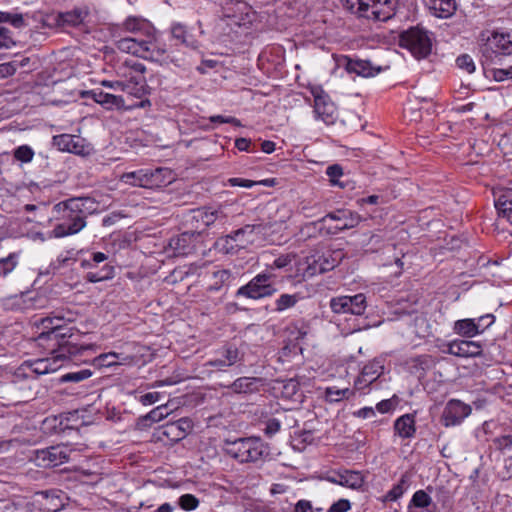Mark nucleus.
<instances>
[{"mask_svg": "<svg viewBox=\"0 0 512 512\" xmlns=\"http://www.w3.org/2000/svg\"><path fill=\"white\" fill-rule=\"evenodd\" d=\"M22 298L26 309H40L45 307L47 302L46 297L40 295L23 294Z\"/></svg>", "mask_w": 512, "mask_h": 512, "instance_id": "44", "label": "nucleus"}, {"mask_svg": "<svg viewBox=\"0 0 512 512\" xmlns=\"http://www.w3.org/2000/svg\"><path fill=\"white\" fill-rule=\"evenodd\" d=\"M172 38L179 40L182 44L192 49L197 48L196 41L187 39V31L185 27L179 23L173 24L171 27Z\"/></svg>", "mask_w": 512, "mask_h": 512, "instance_id": "41", "label": "nucleus"}, {"mask_svg": "<svg viewBox=\"0 0 512 512\" xmlns=\"http://www.w3.org/2000/svg\"><path fill=\"white\" fill-rule=\"evenodd\" d=\"M199 236L200 232H183L169 240V247L177 256L189 255L196 250Z\"/></svg>", "mask_w": 512, "mask_h": 512, "instance_id": "19", "label": "nucleus"}, {"mask_svg": "<svg viewBox=\"0 0 512 512\" xmlns=\"http://www.w3.org/2000/svg\"><path fill=\"white\" fill-rule=\"evenodd\" d=\"M432 487L428 486L426 489L417 490L410 500L412 506L425 509L427 512H438L437 505L433 502L429 492Z\"/></svg>", "mask_w": 512, "mask_h": 512, "instance_id": "32", "label": "nucleus"}, {"mask_svg": "<svg viewBox=\"0 0 512 512\" xmlns=\"http://www.w3.org/2000/svg\"><path fill=\"white\" fill-rule=\"evenodd\" d=\"M62 317H45L35 321V325L42 329L39 333L37 340L40 344L46 341H52L53 346L59 348L60 343H64L67 340H72V335L69 334V329L62 326Z\"/></svg>", "mask_w": 512, "mask_h": 512, "instance_id": "8", "label": "nucleus"}, {"mask_svg": "<svg viewBox=\"0 0 512 512\" xmlns=\"http://www.w3.org/2000/svg\"><path fill=\"white\" fill-rule=\"evenodd\" d=\"M384 367L380 361L373 360L366 364L360 375L354 381V389L362 391L374 383L383 373Z\"/></svg>", "mask_w": 512, "mask_h": 512, "instance_id": "21", "label": "nucleus"}, {"mask_svg": "<svg viewBox=\"0 0 512 512\" xmlns=\"http://www.w3.org/2000/svg\"><path fill=\"white\" fill-rule=\"evenodd\" d=\"M300 300L299 294H281L275 301V311L283 312L294 307Z\"/></svg>", "mask_w": 512, "mask_h": 512, "instance_id": "39", "label": "nucleus"}, {"mask_svg": "<svg viewBox=\"0 0 512 512\" xmlns=\"http://www.w3.org/2000/svg\"><path fill=\"white\" fill-rule=\"evenodd\" d=\"M271 273H260L253 277L246 285L241 286L236 296H243L249 299L258 300L270 297L276 293L277 289L272 285Z\"/></svg>", "mask_w": 512, "mask_h": 512, "instance_id": "9", "label": "nucleus"}, {"mask_svg": "<svg viewBox=\"0 0 512 512\" xmlns=\"http://www.w3.org/2000/svg\"><path fill=\"white\" fill-rule=\"evenodd\" d=\"M447 352L458 357H476L481 355L480 343L470 340H455L449 343Z\"/></svg>", "mask_w": 512, "mask_h": 512, "instance_id": "27", "label": "nucleus"}, {"mask_svg": "<svg viewBox=\"0 0 512 512\" xmlns=\"http://www.w3.org/2000/svg\"><path fill=\"white\" fill-rule=\"evenodd\" d=\"M18 254L10 253L7 257L0 259V278L6 277L17 266Z\"/></svg>", "mask_w": 512, "mask_h": 512, "instance_id": "42", "label": "nucleus"}, {"mask_svg": "<svg viewBox=\"0 0 512 512\" xmlns=\"http://www.w3.org/2000/svg\"><path fill=\"white\" fill-rule=\"evenodd\" d=\"M260 225H245L234 232L221 237L216 242L219 251L225 254H236L240 249L246 248L255 242V234L261 233Z\"/></svg>", "mask_w": 512, "mask_h": 512, "instance_id": "5", "label": "nucleus"}, {"mask_svg": "<svg viewBox=\"0 0 512 512\" xmlns=\"http://www.w3.org/2000/svg\"><path fill=\"white\" fill-rule=\"evenodd\" d=\"M361 216L350 210H336L326 214L315 224L321 225L320 231L326 235H336L344 230L352 229L361 222Z\"/></svg>", "mask_w": 512, "mask_h": 512, "instance_id": "6", "label": "nucleus"}, {"mask_svg": "<svg viewBox=\"0 0 512 512\" xmlns=\"http://www.w3.org/2000/svg\"><path fill=\"white\" fill-rule=\"evenodd\" d=\"M331 267L323 266L322 263H318V261L313 257H305L304 259H300L296 263V277L309 278L317 273H324L325 271L331 269Z\"/></svg>", "mask_w": 512, "mask_h": 512, "instance_id": "28", "label": "nucleus"}, {"mask_svg": "<svg viewBox=\"0 0 512 512\" xmlns=\"http://www.w3.org/2000/svg\"><path fill=\"white\" fill-rule=\"evenodd\" d=\"M192 429V421L189 418H181L163 425L161 427V434L172 442H178L184 439Z\"/></svg>", "mask_w": 512, "mask_h": 512, "instance_id": "20", "label": "nucleus"}, {"mask_svg": "<svg viewBox=\"0 0 512 512\" xmlns=\"http://www.w3.org/2000/svg\"><path fill=\"white\" fill-rule=\"evenodd\" d=\"M471 413V407L460 400H450L442 414V422L444 426L450 427L459 425Z\"/></svg>", "mask_w": 512, "mask_h": 512, "instance_id": "16", "label": "nucleus"}, {"mask_svg": "<svg viewBox=\"0 0 512 512\" xmlns=\"http://www.w3.org/2000/svg\"><path fill=\"white\" fill-rule=\"evenodd\" d=\"M228 183L230 186H239L244 188H251L256 185V181L242 178H230L228 179Z\"/></svg>", "mask_w": 512, "mask_h": 512, "instance_id": "56", "label": "nucleus"}, {"mask_svg": "<svg viewBox=\"0 0 512 512\" xmlns=\"http://www.w3.org/2000/svg\"><path fill=\"white\" fill-rule=\"evenodd\" d=\"M92 371L89 369H82L76 372H69L61 376V382H81L92 376Z\"/></svg>", "mask_w": 512, "mask_h": 512, "instance_id": "45", "label": "nucleus"}, {"mask_svg": "<svg viewBox=\"0 0 512 512\" xmlns=\"http://www.w3.org/2000/svg\"><path fill=\"white\" fill-rule=\"evenodd\" d=\"M210 121L216 122V123H229V124H234L237 126L240 125L239 120L236 119L235 117H224L222 115L211 116Z\"/></svg>", "mask_w": 512, "mask_h": 512, "instance_id": "59", "label": "nucleus"}, {"mask_svg": "<svg viewBox=\"0 0 512 512\" xmlns=\"http://www.w3.org/2000/svg\"><path fill=\"white\" fill-rule=\"evenodd\" d=\"M223 15L234 19V23L241 25L242 22L251 21V8L242 0H221Z\"/></svg>", "mask_w": 512, "mask_h": 512, "instance_id": "18", "label": "nucleus"}, {"mask_svg": "<svg viewBox=\"0 0 512 512\" xmlns=\"http://www.w3.org/2000/svg\"><path fill=\"white\" fill-rule=\"evenodd\" d=\"M314 112L317 119L326 124H331L335 120V107L323 91L314 95Z\"/></svg>", "mask_w": 512, "mask_h": 512, "instance_id": "23", "label": "nucleus"}, {"mask_svg": "<svg viewBox=\"0 0 512 512\" xmlns=\"http://www.w3.org/2000/svg\"><path fill=\"white\" fill-rule=\"evenodd\" d=\"M115 358H120V354L116 352L104 353L94 358L93 364L98 367H110L116 365Z\"/></svg>", "mask_w": 512, "mask_h": 512, "instance_id": "47", "label": "nucleus"}, {"mask_svg": "<svg viewBox=\"0 0 512 512\" xmlns=\"http://www.w3.org/2000/svg\"><path fill=\"white\" fill-rule=\"evenodd\" d=\"M295 257L296 256L294 254L281 255L274 260L273 264L271 265V268H273V269L285 268L289 264H291V262L295 259Z\"/></svg>", "mask_w": 512, "mask_h": 512, "instance_id": "52", "label": "nucleus"}, {"mask_svg": "<svg viewBox=\"0 0 512 512\" xmlns=\"http://www.w3.org/2000/svg\"><path fill=\"white\" fill-rule=\"evenodd\" d=\"M240 360L239 350L234 346H226L219 352V357L205 363L206 367H213L218 371H225L226 368L234 365Z\"/></svg>", "mask_w": 512, "mask_h": 512, "instance_id": "25", "label": "nucleus"}, {"mask_svg": "<svg viewBox=\"0 0 512 512\" xmlns=\"http://www.w3.org/2000/svg\"><path fill=\"white\" fill-rule=\"evenodd\" d=\"M122 29L131 34H141L149 37L155 28L144 18L130 16L123 22Z\"/></svg>", "mask_w": 512, "mask_h": 512, "instance_id": "30", "label": "nucleus"}, {"mask_svg": "<svg viewBox=\"0 0 512 512\" xmlns=\"http://www.w3.org/2000/svg\"><path fill=\"white\" fill-rule=\"evenodd\" d=\"M164 169L157 168L155 170L140 169L138 171L123 173L120 180L132 186L143 188H151L160 184V176Z\"/></svg>", "mask_w": 512, "mask_h": 512, "instance_id": "12", "label": "nucleus"}, {"mask_svg": "<svg viewBox=\"0 0 512 512\" xmlns=\"http://www.w3.org/2000/svg\"><path fill=\"white\" fill-rule=\"evenodd\" d=\"M400 42L418 59L425 58L431 52V39L427 31L418 27L403 32Z\"/></svg>", "mask_w": 512, "mask_h": 512, "instance_id": "10", "label": "nucleus"}, {"mask_svg": "<svg viewBox=\"0 0 512 512\" xmlns=\"http://www.w3.org/2000/svg\"><path fill=\"white\" fill-rule=\"evenodd\" d=\"M326 480L352 489H359L364 483V478L361 473L351 470L333 472L331 475L326 477Z\"/></svg>", "mask_w": 512, "mask_h": 512, "instance_id": "26", "label": "nucleus"}, {"mask_svg": "<svg viewBox=\"0 0 512 512\" xmlns=\"http://www.w3.org/2000/svg\"><path fill=\"white\" fill-rule=\"evenodd\" d=\"M117 48L125 53L148 60L161 61L166 55V45L160 42L154 29L148 37L141 34H132L117 42Z\"/></svg>", "mask_w": 512, "mask_h": 512, "instance_id": "2", "label": "nucleus"}, {"mask_svg": "<svg viewBox=\"0 0 512 512\" xmlns=\"http://www.w3.org/2000/svg\"><path fill=\"white\" fill-rule=\"evenodd\" d=\"M199 505V500L192 494H184L179 498V506L186 511L195 510Z\"/></svg>", "mask_w": 512, "mask_h": 512, "instance_id": "48", "label": "nucleus"}, {"mask_svg": "<svg viewBox=\"0 0 512 512\" xmlns=\"http://www.w3.org/2000/svg\"><path fill=\"white\" fill-rule=\"evenodd\" d=\"M88 198H70L54 205L53 211L59 221L53 230L55 238H63L79 233L86 226L85 205Z\"/></svg>", "mask_w": 512, "mask_h": 512, "instance_id": "1", "label": "nucleus"}, {"mask_svg": "<svg viewBox=\"0 0 512 512\" xmlns=\"http://www.w3.org/2000/svg\"><path fill=\"white\" fill-rule=\"evenodd\" d=\"M494 78L496 81H504L507 79H512V65L506 69L495 70Z\"/></svg>", "mask_w": 512, "mask_h": 512, "instance_id": "57", "label": "nucleus"}, {"mask_svg": "<svg viewBox=\"0 0 512 512\" xmlns=\"http://www.w3.org/2000/svg\"><path fill=\"white\" fill-rule=\"evenodd\" d=\"M87 15V11H84L82 9H74L72 11H68L65 13L48 15L43 20V24L48 27H75L83 23Z\"/></svg>", "mask_w": 512, "mask_h": 512, "instance_id": "15", "label": "nucleus"}, {"mask_svg": "<svg viewBox=\"0 0 512 512\" xmlns=\"http://www.w3.org/2000/svg\"><path fill=\"white\" fill-rule=\"evenodd\" d=\"M68 450L65 446L57 445L34 452V461L39 467H55L68 460Z\"/></svg>", "mask_w": 512, "mask_h": 512, "instance_id": "13", "label": "nucleus"}, {"mask_svg": "<svg viewBox=\"0 0 512 512\" xmlns=\"http://www.w3.org/2000/svg\"><path fill=\"white\" fill-rule=\"evenodd\" d=\"M226 215L221 208H213L210 206L201 207L192 211V219L200 225L196 229L208 228L213 225L217 220H224Z\"/></svg>", "mask_w": 512, "mask_h": 512, "instance_id": "22", "label": "nucleus"}, {"mask_svg": "<svg viewBox=\"0 0 512 512\" xmlns=\"http://www.w3.org/2000/svg\"><path fill=\"white\" fill-rule=\"evenodd\" d=\"M15 71V67L10 63L0 64V77L2 78L13 75Z\"/></svg>", "mask_w": 512, "mask_h": 512, "instance_id": "62", "label": "nucleus"}, {"mask_svg": "<svg viewBox=\"0 0 512 512\" xmlns=\"http://www.w3.org/2000/svg\"><path fill=\"white\" fill-rule=\"evenodd\" d=\"M281 429V422L276 418H270L265 423L264 433L268 437L274 436Z\"/></svg>", "mask_w": 512, "mask_h": 512, "instance_id": "50", "label": "nucleus"}, {"mask_svg": "<svg viewBox=\"0 0 512 512\" xmlns=\"http://www.w3.org/2000/svg\"><path fill=\"white\" fill-rule=\"evenodd\" d=\"M223 450L229 457L241 464L254 463L268 455L266 446L256 437L238 438L234 441L226 440Z\"/></svg>", "mask_w": 512, "mask_h": 512, "instance_id": "3", "label": "nucleus"}, {"mask_svg": "<svg viewBox=\"0 0 512 512\" xmlns=\"http://www.w3.org/2000/svg\"><path fill=\"white\" fill-rule=\"evenodd\" d=\"M350 509V502L347 499H340L333 503L327 512H346Z\"/></svg>", "mask_w": 512, "mask_h": 512, "instance_id": "54", "label": "nucleus"}, {"mask_svg": "<svg viewBox=\"0 0 512 512\" xmlns=\"http://www.w3.org/2000/svg\"><path fill=\"white\" fill-rule=\"evenodd\" d=\"M39 512H58L64 503V494L59 490L41 491L36 493L34 502Z\"/></svg>", "mask_w": 512, "mask_h": 512, "instance_id": "17", "label": "nucleus"}, {"mask_svg": "<svg viewBox=\"0 0 512 512\" xmlns=\"http://www.w3.org/2000/svg\"><path fill=\"white\" fill-rule=\"evenodd\" d=\"M9 23H11L15 28H22L25 26V21L23 19L22 14H12L10 13Z\"/></svg>", "mask_w": 512, "mask_h": 512, "instance_id": "63", "label": "nucleus"}, {"mask_svg": "<svg viewBox=\"0 0 512 512\" xmlns=\"http://www.w3.org/2000/svg\"><path fill=\"white\" fill-rule=\"evenodd\" d=\"M53 145L58 150L76 155L86 156L91 152V146L81 136L61 134L53 137Z\"/></svg>", "mask_w": 512, "mask_h": 512, "instance_id": "14", "label": "nucleus"}, {"mask_svg": "<svg viewBox=\"0 0 512 512\" xmlns=\"http://www.w3.org/2000/svg\"><path fill=\"white\" fill-rule=\"evenodd\" d=\"M410 486V475L404 473L397 484H395L382 498V502L396 501L405 493Z\"/></svg>", "mask_w": 512, "mask_h": 512, "instance_id": "34", "label": "nucleus"}, {"mask_svg": "<svg viewBox=\"0 0 512 512\" xmlns=\"http://www.w3.org/2000/svg\"><path fill=\"white\" fill-rule=\"evenodd\" d=\"M456 63L460 69H463V70L467 71L468 73H472L475 71L474 61H473L472 57L468 54L460 55L456 59Z\"/></svg>", "mask_w": 512, "mask_h": 512, "instance_id": "49", "label": "nucleus"}, {"mask_svg": "<svg viewBox=\"0 0 512 512\" xmlns=\"http://www.w3.org/2000/svg\"><path fill=\"white\" fill-rule=\"evenodd\" d=\"M127 79L123 81V91L136 98H142L148 92L146 78L144 75H126Z\"/></svg>", "mask_w": 512, "mask_h": 512, "instance_id": "29", "label": "nucleus"}, {"mask_svg": "<svg viewBox=\"0 0 512 512\" xmlns=\"http://www.w3.org/2000/svg\"><path fill=\"white\" fill-rule=\"evenodd\" d=\"M91 94L93 100L106 109H121L125 106L124 99L121 96L106 93L100 89L92 90Z\"/></svg>", "mask_w": 512, "mask_h": 512, "instance_id": "33", "label": "nucleus"}, {"mask_svg": "<svg viewBox=\"0 0 512 512\" xmlns=\"http://www.w3.org/2000/svg\"><path fill=\"white\" fill-rule=\"evenodd\" d=\"M426 8L430 14L436 18H451L457 11V0H424Z\"/></svg>", "mask_w": 512, "mask_h": 512, "instance_id": "24", "label": "nucleus"}, {"mask_svg": "<svg viewBox=\"0 0 512 512\" xmlns=\"http://www.w3.org/2000/svg\"><path fill=\"white\" fill-rule=\"evenodd\" d=\"M164 409H165V407H163V406H159V407L153 409L152 411H150L148 413L147 418L154 422H158V421L162 420L165 417V414L163 413Z\"/></svg>", "mask_w": 512, "mask_h": 512, "instance_id": "60", "label": "nucleus"}, {"mask_svg": "<svg viewBox=\"0 0 512 512\" xmlns=\"http://www.w3.org/2000/svg\"><path fill=\"white\" fill-rule=\"evenodd\" d=\"M294 512H313L311 502L308 500H299L295 505Z\"/></svg>", "mask_w": 512, "mask_h": 512, "instance_id": "61", "label": "nucleus"}, {"mask_svg": "<svg viewBox=\"0 0 512 512\" xmlns=\"http://www.w3.org/2000/svg\"><path fill=\"white\" fill-rule=\"evenodd\" d=\"M355 415L359 418H371L375 416V411L372 407H363L355 412Z\"/></svg>", "mask_w": 512, "mask_h": 512, "instance_id": "64", "label": "nucleus"}, {"mask_svg": "<svg viewBox=\"0 0 512 512\" xmlns=\"http://www.w3.org/2000/svg\"><path fill=\"white\" fill-rule=\"evenodd\" d=\"M230 276V272L226 269H220L213 272L212 278L214 282L210 284L209 290L218 291L230 279Z\"/></svg>", "mask_w": 512, "mask_h": 512, "instance_id": "43", "label": "nucleus"}, {"mask_svg": "<svg viewBox=\"0 0 512 512\" xmlns=\"http://www.w3.org/2000/svg\"><path fill=\"white\" fill-rule=\"evenodd\" d=\"M354 392L349 388L339 389L337 387H328L325 391L326 400L329 402H339L343 399H349Z\"/></svg>", "mask_w": 512, "mask_h": 512, "instance_id": "40", "label": "nucleus"}, {"mask_svg": "<svg viewBox=\"0 0 512 512\" xmlns=\"http://www.w3.org/2000/svg\"><path fill=\"white\" fill-rule=\"evenodd\" d=\"M454 331L467 338H472L480 333L479 324L474 319L457 320L454 323Z\"/></svg>", "mask_w": 512, "mask_h": 512, "instance_id": "35", "label": "nucleus"}, {"mask_svg": "<svg viewBox=\"0 0 512 512\" xmlns=\"http://www.w3.org/2000/svg\"><path fill=\"white\" fill-rule=\"evenodd\" d=\"M347 71L350 73H356L363 77L373 76V69L368 61L365 60H350L347 63Z\"/></svg>", "mask_w": 512, "mask_h": 512, "instance_id": "38", "label": "nucleus"}, {"mask_svg": "<svg viewBox=\"0 0 512 512\" xmlns=\"http://www.w3.org/2000/svg\"><path fill=\"white\" fill-rule=\"evenodd\" d=\"M329 306L335 314H352L360 316L365 313L367 301L363 293L353 296L342 295L331 298Z\"/></svg>", "mask_w": 512, "mask_h": 512, "instance_id": "11", "label": "nucleus"}, {"mask_svg": "<svg viewBox=\"0 0 512 512\" xmlns=\"http://www.w3.org/2000/svg\"><path fill=\"white\" fill-rule=\"evenodd\" d=\"M160 393L159 392H149L144 395H141L139 398L140 403L143 405H152L159 401L160 399Z\"/></svg>", "mask_w": 512, "mask_h": 512, "instance_id": "55", "label": "nucleus"}, {"mask_svg": "<svg viewBox=\"0 0 512 512\" xmlns=\"http://www.w3.org/2000/svg\"><path fill=\"white\" fill-rule=\"evenodd\" d=\"M481 41L480 51L487 59L512 54V31H486L481 33Z\"/></svg>", "mask_w": 512, "mask_h": 512, "instance_id": "7", "label": "nucleus"}, {"mask_svg": "<svg viewBox=\"0 0 512 512\" xmlns=\"http://www.w3.org/2000/svg\"><path fill=\"white\" fill-rule=\"evenodd\" d=\"M395 407V402L393 399H385V400H382L380 401L377 405H376V409L380 412V413H388L390 411H392Z\"/></svg>", "mask_w": 512, "mask_h": 512, "instance_id": "58", "label": "nucleus"}, {"mask_svg": "<svg viewBox=\"0 0 512 512\" xmlns=\"http://www.w3.org/2000/svg\"><path fill=\"white\" fill-rule=\"evenodd\" d=\"M114 267L111 265H104L99 271L87 272L85 279L91 283H97L114 277Z\"/></svg>", "mask_w": 512, "mask_h": 512, "instance_id": "37", "label": "nucleus"}, {"mask_svg": "<svg viewBox=\"0 0 512 512\" xmlns=\"http://www.w3.org/2000/svg\"><path fill=\"white\" fill-rule=\"evenodd\" d=\"M92 347V345H78L74 341L67 340L60 343L59 348L52 349L50 358L36 360L33 363V372L39 375L54 372L61 367L60 362L66 359L76 360L77 356L82 355Z\"/></svg>", "mask_w": 512, "mask_h": 512, "instance_id": "4", "label": "nucleus"}, {"mask_svg": "<svg viewBox=\"0 0 512 512\" xmlns=\"http://www.w3.org/2000/svg\"><path fill=\"white\" fill-rule=\"evenodd\" d=\"M13 156L17 161L30 163L33 160L34 151L28 145H21L14 150Z\"/></svg>", "mask_w": 512, "mask_h": 512, "instance_id": "46", "label": "nucleus"}, {"mask_svg": "<svg viewBox=\"0 0 512 512\" xmlns=\"http://www.w3.org/2000/svg\"><path fill=\"white\" fill-rule=\"evenodd\" d=\"M326 174L330 177V180L333 184H337L338 178L343 174V170L340 165L335 164L327 168Z\"/></svg>", "mask_w": 512, "mask_h": 512, "instance_id": "53", "label": "nucleus"}, {"mask_svg": "<svg viewBox=\"0 0 512 512\" xmlns=\"http://www.w3.org/2000/svg\"><path fill=\"white\" fill-rule=\"evenodd\" d=\"M260 380L255 377H240L236 379L228 389L234 393H252L257 390V383Z\"/></svg>", "mask_w": 512, "mask_h": 512, "instance_id": "36", "label": "nucleus"}, {"mask_svg": "<svg viewBox=\"0 0 512 512\" xmlns=\"http://www.w3.org/2000/svg\"><path fill=\"white\" fill-rule=\"evenodd\" d=\"M14 45L11 31L6 27H0V47L11 48Z\"/></svg>", "mask_w": 512, "mask_h": 512, "instance_id": "51", "label": "nucleus"}, {"mask_svg": "<svg viewBox=\"0 0 512 512\" xmlns=\"http://www.w3.org/2000/svg\"><path fill=\"white\" fill-rule=\"evenodd\" d=\"M394 431L403 439L414 437L416 433L414 415L408 413L397 418L394 422Z\"/></svg>", "mask_w": 512, "mask_h": 512, "instance_id": "31", "label": "nucleus"}]
</instances>
